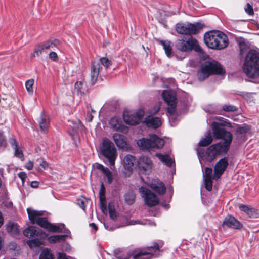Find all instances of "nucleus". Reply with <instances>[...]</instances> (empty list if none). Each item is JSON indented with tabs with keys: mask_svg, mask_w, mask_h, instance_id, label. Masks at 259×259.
<instances>
[{
	"mask_svg": "<svg viewBox=\"0 0 259 259\" xmlns=\"http://www.w3.org/2000/svg\"><path fill=\"white\" fill-rule=\"evenodd\" d=\"M82 85H83L82 81L76 82V83H75V85H74L75 90H76V91L78 92H80Z\"/></svg>",
	"mask_w": 259,
	"mask_h": 259,
	"instance_id": "52",
	"label": "nucleus"
},
{
	"mask_svg": "<svg viewBox=\"0 0 259 259\" xmlns=\"http://www.w3.org/2000/svg\"><path fill=\"white\" fill-rule=\"evenodd\" d=\"M222 226L223 228L229 227L234 229H241L243 227L242 224L231 215H228L225 218Z\"/></svg>",
	"mask_w": 259,
	"mask_h": 259,
	"instance_id": "16",
	"label": "nucleus"
},
{
	"mask_svg": "<svg viewBox=\"0 0 259 259\" xmlns=\"http://www.w3.org/2000/svg\"><path fill=\"white\" fill-rule=\"evenodd\" d=\"M237 108L232 105L225 104L222 106V110L226 112H234L237 110Z\"/></svg>",
	"mask_w": 259,
	"mask_h": 259,
	"instance_id": "43",
	"label": "nucleus"
},
{
	"mask_svg": "<svg viewBox=\"0 0 259 259\" xmlns=\"http://www.w3.org/2000/svg\"><path fill=\"white\" fill-rule=\"evenodd\" d=\"M151 187L153 190L160 195L164 194L166 191L165 185L161 182L152 184Z\"/></svg>",
	"mask_w": 259,
	"mask_h": 259,
	"instance_id": "29",
	"label": "nucleus"
},
{
	"mask_svg": "<svg viewBox=\"0 0 259 259\" xmlns=\"http://www.w3.org/2000/svg\"><path fill=\"white\" fill-rule=\"evenodd\" d=\"M204 40L207 46L212 49L222 50L228 45L227 35L220 31L213 30L205 33Z\"/></svg>",
	"mask_w": 259,
	"mask_h": 259,
	"instance_id": "3",
	"label": "nucleus"
},
{
	"mask_svg": "<svg viewBox=\"0 0 259 259\" xmlns=\"http://www.w3.org/2000/svg\"><path fill=\"white\" fill-rule=\"evenodd\" d=\"M27 244L31 248L39 247L41 245V241L38 239H33L27 241Z\"/></svg>",
	"mask_w": 259,
	"mask_h": 259,
	"instance_id": "38",
	"label": "nucleus"
},
{
	"mask_svg": "<svg viewBox=\"0 0 259 259\" xmlns=\"http://www.w3.org/2000/svg\"><path fill=\"white\" fill-rule=\"evenodd\" d=\"M104 225L105 228L108 230H113V228L112 227H109L107 224L104 223Z\"/></svg>",
	"mask_w": 259,
	"mask_h": 259,
	"instance_id": "61",
	"label": "nucleus"
},
{
	"mask_svg": "<svg viewBox=\"0 0 259 259\" xmlns=\"http://www.w3.org/2000/svg\"><path fill=\"white\" fill-rule=\"evenodd\" d=\"M245 12L249 15H252L253 14V10L252 6L247 3L245 7Z\"/></svg>",
	"mask_w": 259,
	"mask_h": 259,
	"instance_id": "49",
	"label": "nucleus"
},
{
	"mask_svg": "<svg viewBox=\"0 0 259 259\" xmlns=\"http://www.w3.org/2000/svg\"><path fill=\"white\" fill-rule=\"evenodd\" d=\"M228 164V160L227 157L220 159L214 165L213 179L217 180L220 178L227 169Z\"/></svg>",
	"mask_w": 259,
	"mask_h": 259,
	"instance_id": "15",
	"label": "nucleus"
},
{
	"mask_svg": "<svg viewBox=\"0 0 259 259\" xmlns=\"http://www.w3.org/2000/svg\"><path fill=\"white\" fill-rule=\"evenodd\" d=\"M212 169L209 167H206L203 174V179H212Z\"/></svg>",
	"mask_w": 259,
	"mask_h": 259,
	"instance_id": "46",
	"label": "nucleus"
},
{
	"mask_svg": "<svg viewBox=\"0 0 259 259\" xmlns=\"http://www.w3.org/2000/svg\"><path fill=\"white\" fill-rule=\"evenodd\" d=\"M93 116L92 115H90V119L89 120V121L91 122L92 121L93 119Z\"/></svg>",
	"mask_w": 259,
	"mask_h": 259,
	"instance_id": "63",
	"label": "nucleus"
},
{
	"mask_svg": "<svg viewBox=\"0 0 259 259\" xmlns=\"http://www.w3.org/2000/svg\"><path fill=\"white\" fill-rule=\"evenodd\" d=\"M250 130V127L247 124H243L242 126H238L236 130V133L237 135L245 134L249 132Z\"/></svg>",
	"mask_w": 259,
	"mask_h": 259,
	"instance_id": "35",
	"label": "nucleus"
},
{
	"mask_svg": "<svg viewBox=\"0 0 259 259\" xmlns=\"http://www.w3.org/2000/svg\"><path fill=\"white\" fill-rule=\"evenodd\" d=\"M9 143H10L11 146L13 147V148L17 147V146H19L16 141V140L13 137L10 138L9 139Z\"/></svg>",
	"mask_w": 259,
	"mask_h": 259,
	"instance_id": "51",
	"label": "nucleus"
},
{
	"mask_svg": "<svg viewBox=\"0 0 259 259\" xmlns=\"http://www.w3.org/2000/svg\"><path fill=\"white\" fill-rule=\"evenodd\" d=\"M211 128L214 137L216 139L222 140L223 142L210 145L205 151H197L202 167L203 166L201 160L211 162L219 156L226 154L233 140L232 134L227 131L222 123L213 122L211 123Z\"/></svg>",
	"mask_w": 259,
	"mask_h": 259,
	"instance_id": "1",
	"label": "nucleus"
},
{
	"mask_svg": "<svg viewBox=\"0 0 259 259\" xmlns=\"http://www.w3.org/2000/svg\"><path fill=\"white\" fill-rule=\"evenodd\" d=\"M144 115L143 110H139L136 112H124L123 118L124 122L129 125H134L138 124Z\"/></svg>",
	"mask_w": 259,
	"mask_h": 259,
	"instance_id": "13",
	"label": "nucleus"
},
{
	"mask_svg": "<svg viewBox=\"0 0 259 259\" xmlns=\"http://www.w3.org/2000/svg\"><path fill=\"white\" fill-rule=\"evenodd\" d=\"M157 41L163 46L167 56L168 57H170L172 52V48L170 41L158 40Z\"/></svg>",
	"mask_w": 259,
	"mask_h": 259,
	"instance_id": "30",
	"label": "nucleus"
},
{
	"mask_svg": "<svg viewBox=\"0 0 259 259\" xmlns=\"http://www.w3.org/2000/svg\"><path fill=\"white\" fill-rule=\"evenodd\" d=\"M86 202H87V198L83 196H81L77 200V204L84 210H85V208L86 207Z\"/></svg>",
	"mask_w": 259,
	"mask_h": 259,
	"instance_id": "44",
	"label": "nucleus"
},
{
	"mask_svg": "<svg viewBox=\"0 0 259 259\" xmlns=\"http://www.w3.org/2000/svg\"><path fill=\"white\" fill-rule=\"evenodd\" d=\"M155 156L157 157L162 163H163L168 167L171 166L172 161L168 155H163L160 153H156Z\"/></svg>",
	"mask_w": 259,
	"mask_h": 259,
	"instance_id": "27",
	"label": "nucleus"
},
{
	"mask_svg": "<svg viewBox=\"0 0 259 259\" xmlns=\"http://www.w3.org/2000/svg\"><path fill=\"white\" fill-rule=\"evenodd\" d=\"M40 166L43 168L45 169L48 167V163L46 161L42 160L40 163Z\"/></svg>",
	"mask_w": 259,
	"mask_h": 259,
	"instance_id": "58",
	"label": "nucleus"
},
{
	"mask_svg": "<svg viewBox=\"0 0 259 259\" xmlns=\"http://www.w3.org/2000/svg\"><path fill=\"white\" fill-rule=\"evenodd\" d=\"M242 69L249 78H254L259 76V53L251 50L246 54Z\"/></svg>",
	"mask_w": 259,
	"mask_h": 259,
	"instance_id": "2",
	"label": "nucleus"
},
{
	"mask_svg": "<svg viewBox=\"0 0 259 259\" xmlns=\"http://www.w3.org/2000/svg\"><path fill=\"white\" fill-rule=\"evenodd\" d=\"M60 41L56 39H50L47 41H44L40 44L43 47L44 50H49L54 49L59 45Z\"/></svg>",
	"mask_w": 259,
	"mask_h": 259,
	"instance_id": "25",
	"label": "nucleus"
},
{
	"mask_svg": "<svg viewBox=\"0 0 259 259\" xmlns=\"http://www.w3.org/2000/svg\"><path fill=\"white\" fill-rule=\"evenodd\" d=\"M70 259L71 257H69ZM57 259H69V257H67L65 253L59 252L58 253Z\"/></svg>",
	"mask_w": 259,
	"mask_h": 259,
	"instance_id": "53",
	"label": "nucleus"
},
{
	"mask_svg": "<svg viewBox=\"0 0 259 259\" xmlns=\"http://www.w3.org/2000/svg\"><path fill=\"white\" fill-rule=\"evenodd\" d=\"M102 69V67L98 61H94L92 62L91 69V77L92 84H94L97 80L99 72Z\"/></svg>",
	"mask_w": 259,
	"mask_h": 259,
	"instance_id": "17",
	"label": "nucleus"
},
{
	"mask_svg": "<svg viewBox=\"0 0 259 259\" xmlns=\"http://www.w3.org/2000/svg\"><path fill=\"white\" fill-rule=\"evenodd\" d=\"M6 230L12 235H16L19 232L18 225L13 222H9L6 225Z\"/></svg>",
	"mask_w": 259,
	"mask_h": 259,
	"instance_id": "26",
	"label": "nucleus"
},
{
	"mask_svg": "<svg viewBox=\"0 0 259 259\" xmlns=\"http://www.w3.org/2000/svg\"><path fill=\"white\" fill-rule=\"evenodd\" d=\"M97 169L100 170L104 174V177L107 179L109 184H111L113 180V176L112 172L107 167H105L101 164H97L96 166Z\"/></svg>",
	"mask_w": 259,
	"mask_h": 259,
	"instance_id": "22",
	"label": "nucleus"
},
{
	"mask_svg": "<svg viewBox=\"0 0 259 259\" xmlns=\"http://www.w3.org/2000/svg\"><path fill=\"white\" fill-rule=\"evenodd\" d=\"M7 142L4 132H0V151L3 150L6 147Z\"/></svg>",
	"mask_w": 259,
	"mask_h": 259,
	"instance_id": "39",
	"label": "nucleus"
},
{
	"mask_svg": "<svg viewBox=\"0 0 259 259\" xmlns=\"http://www.w3.org/2000/svg\"><path fill=\"white\" fill-rule=\"evenodd\" d=\"M39 124L40 129L46 132L49 125V121L46 117H44L43 113L41 114L40 120L39 121Z\"/></svg>",
	"mask_w": 259,
	"mask_h": 259,
	"instance_id": "33",
	"label": "nucleus"
},
{
	"mask_svg": "<svg viewBox=\"0 0 259 259\" xmlns=\"http://www.w3.org/2000/svg\"><path fill=\"white\" fill-rule=\"evenodd\" d=\"M54 256L50 250L47 248L42 250L39 259H53Z\"/></svg>",
	"mask_w": 259,
	"mask_h": 259,
	"instance_id": "36",
	"label": "nucleus"
},
{
	"mask_svg": "<svg viewBox=\"0 0 259 259\" xmlns=\"http://www.w3.org/2000/svg\"><path fill=\"white\" fill-rule=\"evenodd\" d=\"M43 47L41 45L38 44L35 48L33 52L31 54L30 58L31 59L34 58L35 57H39L41 54L42 52L44 51Z\"/></svg>",
	"mask_w": 259,
	"mask_h": 259,
	"instance_id": "37",
	"label": "nucleus"
},
{
	"mask_svg": "<svg viewBox=\"0 0 259 259\" xmlns=\"http://www.w3.org/2000/svg\"><path fill=\"white\" fill-rule=\"evenodd\" d=\"M239 208L241 211L245 212L249 218H258L259 217L258 210L250 206L240 204Z\"/></svg>",
	"mask_w": 259,
	"mask_h": 259,
	"instance_id": "19",
	"label": "nucleus"
},
{
	"mask_svg": "<svg viewBox=\"0 0 259 259\" xmlns=\"http://www.w3.org/2000/svg\"><path fill=\"white\" fill-rule=\"evenodd\" d=\"M225 73L222 66L218 62L213 61L206 62L202 65L198 71L197 75L199 80L203 81L210 75H222Z\"/></svg>",
	"mask_w": 259,
	"mask_h": 259,
	"instance_id": "4",
	"label": "nucleus"
},
{
	"mask_svg": "<svg viewBox=\"0 0 259 259\" xmlns=\"http://www.w3.org/2000/svg\"><path fill=\"white\" fill-rule=\"evenodd\" d=\"M197 43V40L192 36L183 37L177 40L175 47L180 51L187 52L192 50Z\"/></svg>",
	"mask_w": 259,
	"mask_h": 259,
	"instance_id": "10",
	"label": "nucleus"
},
{
	"mask_svg": "<svg viewBox=\"0 0 259 259\" xmlns=\"http://www.w3.org/2000/svg\"><path fill=\"white\" fill-rule=\"evenodd\" d=\"M100 64H102L105 68L109 67L112 64L111 61L109 60L107 57H102L98 61Z\"/></svg>",
	"mask_w": 259,
	"mask_h": 259,
	"instance_id": "41",
	"label": "nucleus"
},
{
	"mask_svg": "<svg viewBox=\"0 0 259 259\" xmlns=\"http://www.w3.org/2000/svg\"><path fill=\"white\" fill-rule=\"evenodd\" d=\"M140 222L138 220L135 221L134 223H132V224H139Z\"/></svg>",
	"mask_w": 259,
	"mask_h": 259,
	"instance_id": "64",
	"label": "nucleus"
},
{
	"mask_svg": "<svg viewBox=\"0 0 259 259\" xmlns=\"http://www.w3.org/2000/svg\"><path fill=\"white\" fill-rule=\"evenodd\" d=\"M13 149L15 151L14 155L18 158L23 159L24 155H23L22 150L20 149L19 146H17V147L13 148Z\"/></svg>",
	"mask_w": 259,
	"mask_h": 259,
	"instance_id": "47",
	"label": "nucleus"
},
{
	"mask_svg": "<svg viewBox=\"0 0 259 259\" xmlns=\"http://www.w3.org/2000/svg\"><path fill=\"white\" fill-rule=\"evenodd\" d=\"M139 192L144 199L145 204L149 207H153L158 204V198L150 190L142 186L139 188Z\"/></svg>",
	"mask_w": 259,
	"mask_h": 259,
	"instance_id": "12",
	"label": "nucleus"
},
{
	"mask_svg": "<svg viewBox=\"0 0 259 259\" xmlns=\"http://www.w3.org/2000/svg\"><path fill=\"white\" fill-rule=\"evenodd\" d=\"M105 194V188L103 183L101 184L99 194Z\"/></svg>",
	"mask_w": 259,
	"mask_h": 259,
	"instance_id": "56",
	"label": "nucleus"
},
{
	"mask_svg": "<svg viewBox=\"0 0 259 259\" xmlns=\"http://www.w3.org/2000/svg\"><path fill=\"white\" fill-rule=\"evenodd\" d=\"M64 225L63 224L61 225H58L54 224H52L51 223H49L48 227L46 230L50 232L53 233H59L61 232L62 231V229L64 227Z\"/></svg>",
	"mask_w": 259,
	"mask_h": 259,
	"instance_id": "32",
	"label": "nucleus"
},
{
	"mask_svg": "<svg viewBox=\"0 0 259 259\" xmlns=\"http://www.w3.org/2000/svg\"><path fill=\"white\" fill-rule=\"evenodd\" d=\"M49 58L53 61H56L58 59V55L55 52H51L49 55Z\"/></svg>",
	"mask_w": 259,
	"mask_h": 259,
	"instance_id": "50",
	"label": "nucleus"
},
{
	"mask_svg": "<svg viewBox=\"0 0 259 259\" xmlns=\"http://www.w3.org/2000/svg\"><path fill=\"white\" fill-rule=\"evenodd\" d=\"M159 250V245L156 242H154L152 246L147 247V251H140L137 252L136 249L130 250L127 251L125 255H119L118 259H130L133 256V259H149L152 256V250Z\"/></svg>",
	"mask_w": 259,
	"mask_h": 259,
	"instance_id": "5",
	"label": "nucleus"
},
{
	"mask_svg": "<svg viewBox=\"0 0 259 259\" xmlns=\"http://www.w3.org/2000/svg\"><path fill=\"white\" fill-rule=\"evenodd\" d=\"M109 124L113 129L116 131L123 132L125 128L121 119L117 117L111 118L109 121Z\"/></svg>",
	"mask_w": 259,
	"mask_h": 259,
	"instance_id": "21",
	"label": "nucleus"
},
{
	"mask_svg": "<svg viewBox=\"0 0 259 259\" xmlns=\"http://www.w3.org/2000/svg\"><path fill=\"white\" fill-rule=\"evenodd\" d=\"M39 183L37 181H34L31 182L30 186L32 188H37L38 187Z\"/></svg>",
	"mask_w": 259,
	"mask_h": 259,
	"instance_id": "55",
	"label": "nucleus"
},
{
	"mask_svg": "<svg viewBox=\"0 0 259 259\" xmlns=\"http://www.w3.org/2000/svg\"><path fill=\"white\" fill-rule=\"evenodd\" d=\"M162 96L168 105L167 112L170 115H172L176 111L177 100L176 96L167 90H164L162 92Z\"/></svg>",
	"mask_w": 259,
	"mask_h": 259,
	"instance_id": "14",
	"label": "nucleus"
},
{
	"mask_svg": "<svg viewBox=\"0 0 259 259\" xmlns=\"http://www.w3.org/2000/svg\"><path fill=\"white\" fill-rule=\"evenodd\" d=\"M123 162L125 169L129 171L132 170L134 164L136 162V158L131 155H127L124 157Z\"/></svg>",
	"mask_w": 259,
	"mask_h": 259,
	"instance_id": "23",
	"label": "nucleus"
},
{
	"mask_svg": "<svg viewBox=\"0 0 259 259\" xmlns=\"http://www.w3.org/2000/svg\"><path fill=\"white\" fill-rule=\"evenodd\" d=\"M99 195L101 208L104 211V209H106V207L105 194H99Z\"/></svg>",
	"mask_w": 259,
	"mask_h": 259,
	"instance_id": "40",
	"label": "nucleus"
},
{
	"mask_svg": "<svg viewBox=\"0 0 259 259\" xmlns=\"http://www.w3.org/2000/svg\"><path fill=\"white\" fill-rule=\"evenodd\" d=\"M23 234L25 236L28 238H32L38 236L39 232L37 230L35 226H29L23 231Z\"/></svg>",
	"mask_w": 259,
	"mask_h": 259,
	"instance_id": "24",
	"label": "nucleus"
},
{
	"mask_svg": "<svg viewBox=\"0 0 259 259\" xmlns=\"http://www.w3.org/2000/svg\"><path fill=\"white\" fill-rule=\"evenodd\" d=\"M33 167V163L31 161H29L25 165V168L28 170H31Z\"/></svg>",
	"mask_w": 259,
	"mask_h": 259,
	"instance_id": "54",
	"label": "nucleus"
},
{
	"mask_svg": "<svg viewBox=\"0 0 259 259\" xmlns=\"http://www.w3.org/2000/svg\"><path fill=\"white\" fill-rule=\"evenodd\" d=\"M4 222L3 217L2 216V213L0 212V227L3 225Z\"/></svg>",
	"mask_w": 259,
	"mask_h": 259,
	"instance_id": "62",
	"label": "nucleus"
},
{
	"mask_svg": "<svg viewBox=\"0 0 259 259\" xmlns=\"http://www.w3.org/2000/svg\"><path fill=\"white\" fill-rule=\"evenodd\" d=\"M89 226L95 231H96L98 230V227L94 223H90Z\"/></svg>",
	"mask_w": 259,
	"mask_h": 259,
	"instance_id": "57",
	"label": "nucleus"
},
{
	"mask_svg": "<svg viewBox=\"0 0 259 259\" xmlns=\"http://www.w3.org/2000/svg\"><path fill=\"white\" fill-rule=\"evenodd\" d=\"M137 166L140 174H149L152 171L153 162L150 157L141 156L137 161Z\"/></svg>",
	"mask_w": 259,
	"mask_h": 259,
	"instance_id": "11",
	"label": "nucleus"
},
{
	"mask_svg": "<svg viewBox=\"0 0 259 259\" xmlns=\"http://www.w3.org/2000/svg\"><path fill=\"white\" fill-rule=\"evenodd\" d=\"M135 194L133 191H128L124 195V200L128 205L133 204L135 200Z\"/></svg>",
	"mask_w": 259,
	"mask_h": 259,
	"instance_id": "34",
	"label": "nucleus"
},
{
	"mask_svg": "<svg viewBox=\"0 0 259 259\" xmlns=\"http://www.w3.org/2000/svg\"><path fill=\"white\" fill-rule=\"evenodd\" d=\"M203 26L204 25L199 22L194 23H178L176 25L175 30L179 34L192 35L198 33Z\"/></svg>",
	"mask_w": 259,
	"mask_h": 259,
	"instance_id": "6",
	"label": "nucleus"
},
{
	"mask_svg": "<svg viewBox=\"0 0 259 259\" xmlns=\"http://www.w3.org/2000/svg\"><path fill=\"white\" fill-rule=\"evenodd\" d=\"M27 212L29 219L32 224H36L41 227L47 229L50 223L46 217H43L44 212L35 210L32 208H27Z\"/></svg>",
	"mask_w": 259,
	"mask_h": 259,
	"instance_id": "9",
	"label": "nucleus"
},
{
	"mask_svg": "<svg viewBox=\"0 0 259 259\" xmlns=\"http://www.w3.org/2000/svg\"><path fill=\"white\" fill-rule=\"evenodd\" d=\"M164 141L156 135H152L149 139L143 138L138 141L137 144L143 150L160 149L164 145Z\"/></svg>",
	"mask_w": 259,
	"mask_h": 259,
	"instance_id": "7",
	"label": "nucleus"
},
{
	"mask_svg": "<svg viewBox=\"0 0 259 259\" xmlns=\"http://www.w3.org/2000/svg\"><path fill=\"white\" fill-rule=\"evenodd\" d=\"M205 188L209 191H210L212 188V179H204Z\"/></svg>",
	"mask_w": 259,
	"mask_h": 259,
	"instance_id": "45",
	"label": "nucleus"
},
{
	"mask_svg": "<svg viewBox=\"0 0 259 259\" xmlns=\"http://www.w3.org/2000/svg\"><path fill=\"white\" fill-rule=\"evenodd\" d=\"M19 177L22 180H24L26 178V174L24 172H21L19 174Z\"/></svg>",
	"mask_w": 259,
	"mask_h": 259,
	"instance_id": "60",
	"label": "nucleus"
},
{
	"mask_svg": "<svg viewBox=\"0 0 259 259\" xmlns=\"http://www.w3.org/2000/svg\"><path fill=\"white\" fill-rule=\"evenodd\" d=\"M239 46H240V54H242V53H243V52L244 51V50L245 49V46H244V45L242 44L241 42H240Z\"/></svg>",
	"mask_w": 259,
	"mask_h": 259,
	"instance_id": "59",
	"label": "nucleus"
},
{
	"mask_svg": "<svg viewBox=\"0 0 259 259\" xmlns=\"http://www.w3.org/2000/svg\"><path fill=\"white\" fill-rule=\"evenodd\" d=\"M108 209H109V215H110V217L111 218V219H112V220L116 219V211H115L114 208H113V207H112L111 204H109Z\"/></svg>",
	"mask_w": 259,
	"mask_h": 259,
	"instance_id": "48",
	"label": "nucleus"
},
{
	"mask_svg": "<svg viewBox=\"0 0 259 259\" xmlns=\"http://www.w3.org/2000/svg\"><path fill=\"white\" fill-rule=\"evenodd\" d=\"M101 154L107 158L111 166H113L117 157L116 150L114 144L107 138H104L100 147Z\"/></svg>",
	"mask_w": 259,
	"mask_h": 259,
	"instance_id": "8",
	"label": "nucleus"
},
{
	"mask_svg": "<svg viewBox=\"0 0 259 259\" xmlns=\"http://www.w3.org/2000/svg\"><path fill=\"white\" fill-rule=\"evenodd\" d=\"M67 236V235H53L49 237L48 240L51 243H55L57 242L64 241Z\"/></svg>",
	"mask_w": 259,
	"mask_h": 259,
	"instance_id": "31",
	"label": "nucleus"
},
{
	"mask_svg": "<svg viewBox=\"0 0 259 259\" xmlns=\"http://www.w3.org/2000/svg\"><path fill=\"white\" fill-rule=\"evenodd\" d=\"M213 141L210 131H209L205 134V137L203 138L199 142V145L201 147H206L210 144Z\"/></svg>",
	"mask_w": 259,
	"mask_h": 259,
	"instance_id": "28",
	"label": "nucleus"
},
{
	"mask_svg": "<svg viewBox=\"0 0 259 259\" xmlns=\"http://www.w3.org/2000/svg\"><path fill=\"white\" fill-rule=\"evenodd\" d=\"M34 83V80L33 79L27 80L25 83V87L27 91L30 93H32L33 92V85Z\"/></svg>",
	"mask_w": 259,
	"mask_h": 259,
	"instance_id": "42",
	"label": "nucleus"
},
{
	"mask_svg": "<svg viewBox=\"0 0 259 259\" xmlns=\"http://www.w3.org/2000/svg\"><path fill=\"white\" fill-rule=\"evenodd\" d=\"M144 122L146 125L152 128H156L161 125L162 122L160 118L149 115L145 117Z\"/></svg>",
	"mask_w": 259,
	"mask_h": 259,
	"instance_id": "18",
	"label": "nucleus"
},
{
	"mask_svg": "<svg viewBox=\"0 0 259 259\" xmlns=\"http://www.w3.org/2000/svg\"><path fill=\"white\" fill-rule=\"evenodd\" d=\"M113 138L119 148L125 149L127 148V143L123 135L120 134H114Z\"/></svg>",
	"mask_w": 259,
	"mask_h": 259,
	"instance_id": "20",
	"label": "nucleus"
}]
</instances>
